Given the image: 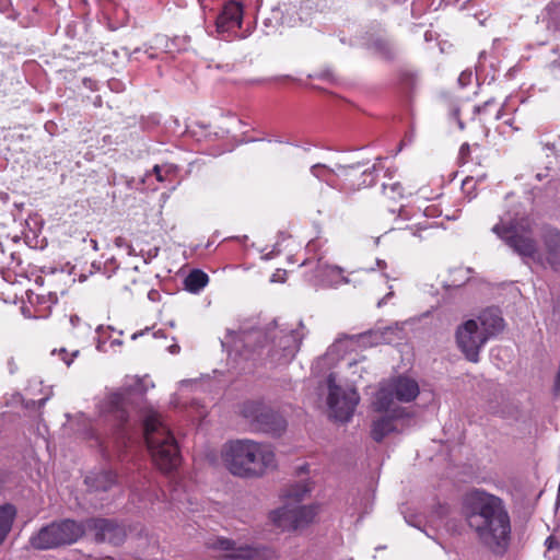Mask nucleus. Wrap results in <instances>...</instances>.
<instances>
[{
  "instance_id": "nucleus-4",
  "label": "nucleus",
  "mask_w": 560,
  "mask_h": 560,
  "mask_svg": "<svg viewBox=\"0 0 560 560\" xmlns=\"http://www.w3.org/2000/svg\"><path fill=\"white\" fill-rule=\"evenodd\" d=\"M462 509L466 516H479L485 525H511L505 502L500 497L483 489L474 488L462 499Z\"/></svg>"
},
{
  "instance_id": "nucleus-37",
  "label": "nucleus",
  "mask_w": 560,
  "mask_h": 560,
  "mask_svg": "<svg viewBox=\"0 0 560 560\" xmlns=\"http://www.w3.org/2000/svg\"><path fill=\"white\" fill-rule=\"evenodd\" d=\"M469 151V145L467 143H464L460 147V154L467 153Z\"/></svg>"
},
{
  "instance_id": "nucleus-17",
  "label": "nucleus",
  "mask_w": 560,
  "mask_h": 560,
  "mask_svg": "<svg viewBox=\"0 0 560 560\" xmlns=\"http://www.w3.org/2000/svg\"><path fill=\"white\" fill-rule=\"evenodd\" d=\"M117 476L110 470H100L90 472L84 482L88 487V495L108 491L116 485Z\"/></svg>"
},
{
  "instance_id": "nucleus-26",
  "label": "nucleus",
  "mask_w": 560,
  "mask_h": 560,
  "mask_svg": "<svg viewBox=\"0 0 560 560\" xmlns=\"http://www.w3.org/2000/svg\"><path fill=\"white\" fill-rule=\"evenodd\" d=\"M384 192L387 194V190L389 189L392 194H396L398 196L402 195V187L399 183H394L390 185L383 184Z\"/></svg>"
},
{
  "instance_id": "nucleus-19",
  "label": "nucleus",
  "mask_w": 560,
  "mask_h": 560,
  "mask_svg": "<svg viewBox=\"0 0 560 560\" xmlns=\"http://www.w3.org/2000/svg\"><path fill=\"white\" fill-rule=\"evenodd\" d=\"M478 320L480 330L487 334V339L498 335L504 328V319L498 308H487L479 315Z\"/></svg>"
},
{
  "instance_id": "nucleus-43",
  "label": "nucleus",
  "mask_w": 560,
  "mask_h": 560,
  "mask_svg": "<svg viewBox=\"0 0 560 560\" xmlns=\"http://www.w3.org/2000/svg\"><path fill=\"white\" fill-rule=\"evenodd\" d=\"M500 117H501V109H500V110H499V113L497 114V117H495V118H497V119H500Z\"/></svg>"
},
{
  "instance_id": "nucleus-27",
  "label": "nucleus",
  "mask_w": 560,
  "mask_h": 560,
  "mask_svg": "<svg viewBox=\"0 0 560 560\" xmlns=\"http://www.w3.org/2000/svg\"><path fill=\"white\" fill-rule=\"evenodd\" d=\"M547 549L551 550L553 548H558L560 546V542L558 539H556L553 536H549L545 541Z\"/></svg>"
},
{
  "instance_id": "nucleus-32",
  "label": "nucleus",
  "mask_w": 560,
  "mask_h": 560,
  "mask_svg": "<svg viewBox=\"0 0 560 560\" xmlns=\"http://www.w3.org/2000/svg\"><path fill=\"white\" fill-rule=\"evenodd\" d=\"M153 172L155 173V175H156V179H158L159 182H163V180H164V178H163V176H162V174H161V167H160L159 165H155V166H154Z\"/></svg>"
},
{
  "instance_id": "nucleus-1",
  "label": "nucleus",
  "mask_w": 560,
  "mask_h": 560,
  "mask_svg": "<svg viewBox=\"0 0 560 560\" xmlns=\"http://www.w3.org/2000/svg\"><path fill=\"white\" fill-rule=\"evenodd\" d=\"M222 459L228 470L237 477H260L276 467V456L269 445L250 440H237L224 445Z\"/></svg>"
},
{
  "instance_id": "nucleus-23",
  "label": "nucleus",
  "mask_w": 560,
  "mask_h": 560,
  "mask_svg": "<svg viewBox=\"0 0 560 560\" xmlns=\"http://www.w3.org/2000/svg\"><path fill=\"white\" fill-rule=\"evenodd\" d=\"M311 173L319 180H323L327 183L329 186L335 187L334 176L336 175V173L334 170L323 164H315L311 167Z\"/></svg>"
},
{
  "instance_id": "nucleus-9",
  "label": "nucleus",
  "mask_w": 560,
  "mask_h": 560,
  "mask_svg": "<svg viewBox=\"0 0 560 560\" xmlns=\"http://www.w3.org/2000/svg\"><path fill=\"white\" fill-rule=\"evenodd\" d=\"M326 382L328 387L327 404L331 416L341 422L349 421L360 400L358 392L353 388L342 389L338 386L334 373L328 375Z\"/></svg>"
},
{
  "instance_id": "nucleus-24",
  "label": "nucleus",
  "mask_w": 560,
  "mask_h": 560,
  "mask_svg": "<svg viewBox=\"0 0 560 560\" xmlns=\"http://www.w3.org/2000/svg\"><path fill=\"white\" fill-rule=\"evenodd\" d=\"M373 47L384 57L385 59H394L396 50L393 44L384 38H377L373 42Z\"/></svg>"
},
{
  "instance_id": "nucleus-14",
  "label": "nucleus",
  "mask_w": 560,
  "mask_h": 560,
  "mask_svg": "<svg viewBox=\"0 0 560 560\" xmlns=\"http://www.w3.org/2000/svg\"><path fill=\"white\" fill-rule=\"evenodd\" d=\"M214 548L228 551V558L243 559V560H270L276 553L273 550L261 547H235L234 542L230 539L218 538L213 545Z\"/></svg>"
},
{
  "instance_id": "nucleus-25",
  "label": "nucleus",
  "mask_w": 560,
  "mask_h": 560,
  "mask_svg": "<svg viewBox=\"0 0 560 560\" xmlns=\"http://www.w3.org/2000/svg\"><path fill=\"white\" fill-rule=\"evenodd\" d=\"M16 515V509L13 504L7 503L0 505V525H12Z\"/></svg>"
},
{
  "instance_id": "nucleus-30",
  "label": "nucleus",
  "mask_w": 560,
  "mask_h": 560,
  "mask_svg": "<svg viewBox=\"0 0 560 560\" xmlns=\"http://www.w3.org/2000/svg\"><path fill=\"white\" fill-rule=\"evenodd\" d=\"M492 103H493V100H489V101L485 102L482 105L477 106V107L475 108V112H476V113H479V114L485 113V112H486V109H487V107H488L489 105H491Z\"/></svg>"
},
{
  "instance_id": "nucleus-36",
  "label": "nucleus",
  "mask_w": 560,
  "mask_h": 560,
  "mask_svg": "<svg viewBox=\"0 0 560 560\" xmlns=\"http://www.w3.org/2000/svg\"><path fill=\"white\" fill-rule=\"evenodd\" d=\"M308 471V465H302L298 468V474L301 475V474H305Z\"/></svg>"
},
{
  "instance_id": "nucleus-7",
  "label": "nucleus",
  "mask_w": 560,
  "mask_h": 560,
  "mask_svg": "<svg viewBox=\"0 0 560 560\" xmlns=\"http://www.w3.org/2000/svg\"><path fill=\"white\" fill-rule=\"evenodd\" d=\"M419 393L420 388L416 380L399 375L380 387L372 406L375 411H387L390 407H395V400L410 402L418 397Z\"/></svg>"
},
{
  "instance_id": "nucleus-38",
  "label": "nucleus",
  "mask_w": 560,
  "mask_h": 560,
  "mask_svg": "<svg viewBox=\"0 0 560 560\" xmlns=\"http://www.w3.org/2000/svg\"><path fill=\"white\" fill-rule=\"evenodd\" d=\"M551 11L555 15H559L560 14V3L555 5L553 9H551Z\"/></svg>"
},
{
  "instance_id": "nucleus-15",
  "label": "nucleus",
  "mask_w": 560,
  "mask_h": 560,
  "mask_svg": "<svg viewBox=\"0 0 560 560\" xmlns=\"http://www.w3.org/2000/svg\"><path fill=\"white\" fill-rule=\"evenodd\" d=\"M482 544L495 553H502L509 542V527H476Z\"/></svg>"
},
{
  "instance_id": "nucleus-18",
  "label": "nucleus",
  "mask_w": 560,
  "mask_h": 560,
  "mask_svg": "<svg viewBox=\"0 0 560 560\" xmlns=\"http://www.w3.org/2000/svg\"><path fill=\"white\" fill-rule=\"evenodd\" d=\"M546 262L556 272L560 271V231L548 230L542 237Z\"/></svg>"
},
{
  "instance_id": "nucleus-42",
  "label": "nucleus",
  "mask_w": 560,
  "mask_h": 560,
  "mask_svg": "<svg viewBox=\"0 0 560 560\" xmlns=\"http://www.w3.org/2000/svg\"><path fill=\"white\" fill-rule=\"evenodd\" d=\"M276 277H277V275L275 273V275L272 276V278H271V281H273V282H275V281H278Z\"/></svg>"
},
{
  "instance_id": "nucleus-2",
  "label": "nucleus",
  "mask_w": 560,
  "mask_h": 560,
  "mask_svg": "<svg viewBox=\"0 0 560 560\" xmlns=\"http://www.w3.org/2000/svg\"><path fill=\"white\" fill-rule=\"evenodd\" d=\"M144 438L153 463L168 472L177 468L180 455L177 442L161 413L150 410L143 420Z\"/></svg>"
},
{
  "instance_id": "nucleus-40",
  "label": "nucleus",
  "mask_w": 560,
  "mask_h": 560,
  "mask_svg": "<svg viewBox=\"0 0 560 560\" xmlns=\"http://www.w3.org/2000/svg\"><path fill=\"white\" fill-rule=\"evenodd\" d=\"M61 525L67 526V525H77V524H75V522H74V521L66 520V521H63V522H62V524H61Z\"/></svg>"
},
{
  "instance_id": "nucleus-41",
  "label": "nucleus",
  "mask_w": 560,
  "mask_h": 560,
  "mask_svg": "<svg viewBox=\"0 0 560 560\" xmlns=\"http://www.w3.org/2000/svg\"><path fill=\"white\" fill-rule=\"evenodd\" d=\"M139 335H143V331L139 332V334H133L132 335V339H136Z\"/></svg>"
},
{
  "instance_id": "nucleus-5",
  "label": "nucleus",
  "mask_w": 560,
  "mask_h": 560,
  "mask_svg": "<svg viewBox=\"0 0 560 560\" xmlns=\"http://www.w3.org/2000/svg\"><path fill=\"white\" fill-rule=\"evenodd\" d=\"M492 232L514 253L521 256L524 261L541 262L542 257L539 252L538 242L533 236L528 221L521 220L509 223L501 221L492 228Z\"/></svg>"
},
{
  "instance_id": "nucleus-8",
  "label": "nucleus",
  "mask_w": 560,
  "mask_h": 560,
  "mask_svg": "<svg viewBox=\"0 0 560 560\" xmlns=\"http://www.w3.org/2000/svg\"><path fill=\"white\" fill-rule=\"evenodd\" d=\"M240 413L254 431L280 435L287 428L284 418L261 401H245L241 406Z\"/></svg>"
},
{
  "instance_id": "nucleus-3",
  "label": "nucleus",
  "mask_w": 560,
  "mask_h": 560,
  "mask_svg": "<svg viewBox=\"0 0 560 560\" xmlns=\"http://www.w3.org/2000/svg\"><path fill=\"white\" fill-rule=\"evenodd\" d=\"M312 491V483L302 480L287 486L282 490V498L292 501L270 512V520L276 525H307L315 522L318 505H298Z\"/></svg>"
},
{
  "instance_id": "nucleus-13",
  "label": "nucleus",
  "mask_w": 560,
  "mask_h": 560,
  "mask_svg": "<svg viewBox=\"0 0 560 560\" xmlns=\"http://www.w3.org/2000/svg\"><path fill=\"white\" fill-rule=\"evenodd\" d=\"M144 392L141 380L135 378L132 384L108 395L106 400L107 410L116 413L120 420L126 421L128 419V405L132 401L133 397L143 396Z\"/></svg>"
},
{
  "instance_id": "nucleus-34",
  "label": "nucleus",
  "mask_w": 560,
  "mask_h": 560,
  "mask_svg": "<svg viewBox=\"0 0 560 560\" xmlns=\"http://www.w3.org/2000/svg\"><path fill=\"white\" fill-rule=\"evenodd\" d=\"M78 353H79V351H78V350H75V351H73V352H72V354H71V358H70V359H67L66 357H63V358H62V360L67 363V365H70V364H71V362H72V360H73V358H74V357H77V355H78Z\"/></svg>"
},
{
  "instance_id": "nucleus-16",
  "label": "nucleus",
  "mask_w": 560,
  "mask_h": 560,
  "mask_svg": "<svg viewBox=\"0 0 560 560\" xmlns=\"http://www.w3.org/2000/svg\"><path fill=\"white\" fill-rule=\"evenodd\" d=\"M243 19L242 5L237 2H228L222 12L218 15L215 25L219 33H226L232 31L234 27H241Z\"/></svg>"
},
{
  "instance_id": "nucleus-22",
  "label": "nucleus",
  "mask_w": 560,
  "mask_h": 560,
  "mask_svg": "<svg viewBox=\"0 0 560 560\" xmlns=\"http://www.w3.org/2000/svg\"><path fill=\"white\" fill-rule=\"evenodd\" d=\"M422 229L418 226H407L402 230L392 231L394 237L400 241L406 242L409 245H413L417 240H421Z\"/></svg>"
},
{
  "instance_id": "nucleus-21",
  "label": "nucleus",
  "mask_w": 560,
  "mask_h": 560,
  "mask_svg": "<svg viewBox=\"0 0 560 560\" xmlns=\"http://www.w3.org/2000/svg\"><path fill=\"white\" fill-rule=\"evenodd\" d=\"M208 282V275L200 269L191 270L184 280L185 289L191 293H198Z\"/></svg>"
},
{
  "instance_id": "nucleus-28",
  "label": "nucleus",
  "mask_w": 560,
  "mask_h": 560,
  "mask_svg": "<svg viewBox=\"0 0 560 560\" xmlns=\"http://www.w3.org/2000/svg\"><path fill=\"white\" fill-rule=\"evenodd\" d=\"M553 394L556 396H560V365H559L558 372L555 377Z\"/></svg>"
},
{
  "instance_id": "nucleus-12",
  "label": "nucleus",
  "mask_w": 560,
  "mask_h": 560,
  "mask_svg": "<svg viewBox=\"0 0 560 560\" xmlns=\"http://www.w3.org/2000/svg\"><path fill=\"white\" fill-rule=\"evenodd\" d=\"M82 535L83 527H40L30 542L36 549H49L75 542Z\"/></svg>"
},
{
  "instance_id": "nucleus-33",
  "label": "nucleus",
  "mask_w": 560,
  "mask_h": 560,
  "mask_svg": "<svg viewBox=\"0 0 560 560\" xmlns=\"http://www.w3.org/2000/svg\"><path fill=\"white\" fill-rule=\"evenodd\" d=\"M8 535V527H0V544L4 540Z\"/></svg>"
},
{
  "instance_id": "nucleus-31",
  "label": "nucleus",
  "mask_w": 560,
  "mask_h": 560,
  "mask_svg": "<svg viewBox=\"0 0 560 560\" xmlns=\"http://www.w3.org/2000/svg\"><path fill=\"white\" fill-rule=\"evenodd\" d=\"M8 368L10 373H14L18 370L16 363L13 358L8 360Z\"/></svg>"
},
{
  "instance_id": "nucleus-44",
  "label": "nucleus",
  "mask_w": 560,
  "mask_h": 560,
  "mask_svg": "<svg viewBox=\"0 0 560 560\" xmlns=\"http://www.w3.org/2000/svg\"><path fill=\"white\" fill-rule=\"evenodd\" d=\"M102 528L109 530V529H113L114 527L107 526V527H102Z\"/></svg>"
},
{
  "instance_id": "nucleus-10",
  "label": "nucleus",
  "mask_w": 560,
  "mask_h": 560,
  "mask_svg": "<svg viewBox=\"0 0 560 560\" xmlns=\"http://www.w3.org/2000/svg\"><path fill=\"white\" fill-rule=\"evenodd\" d=\"M383 415L373 418L371 422V438L381 443L390 433H399L409 425L410 419L415 413L408 408L395 406Z\"/></svg>"
},
{
  "instance_id": "nucleus-35",
  "label": "nucleus",
  "mask_w": 560,
  "mask_h": 560,
  "mask_svg": "<svg viewBox=\"0 0 560 560\" xmlns=\"http://www.w3.org/2000/svg\"><path fill=\"white\" fill-rule=\"evenodd\" d=\"M94 525H104V526H107V525H114L110 521L108 520H98L97 522H95Z\"/></svg>"
},
{
  "instance_id": "nucleus-29",
  "label": "nucleus",
  "mask_w": 560,
  "mask_h": 560,
  "mask_svg": "<svg viewBox=\"0 0 560 560\" xmlns=\"http://www.w3.org/2000/svg\"><path fill=\"white\" fill-rule=\"evenodd\" d=\"M115 245L117 247H122V246H127L129 248V253L131 252L132 247L131 245L127 244V241L125 237L122 236H117L114 241Z\"/></svg>"
},
{
  "instance_id": "nucleus-39",
  "label": "nucleus",
  "mask_w": 560,
  "mask_h": 560,
  "mask_svg": "<svg viewBox=\"0 0 560 560\" xmlns=\"http://www.w3.org/2000/svg\"><path fill=\"white\" fill-rule=\"evenodd\" d=\"M90 242H91L92 248H93L94 250H98L97 241H96V240H91Z\"/></svg>"
},
{
  "instance_id": "nucleus-11",
  "label": "nucleus",
  "mask_w": 560,
  "mask_h": 560,
  "mask_svg": "<svg viewBox=\"0 0 560 560\" xmlns=\"http://www.w3.org/2000/svg\"><path fill=\"white\" fill-rule=\"evenodd\" d=\"M487 341V334L480 330L475 319L466 320L456 329L457 346L471 362L479 360V352Z\"/></svg>"
},
{
  "instance_id": "nucleus-20",
  "label": "nucleus",
  "mask_w": 560,
  "mask_h": 560,
  "mask_svg": "<svg viewBox=\"0 0 560 560\" xmlns=\"http://www.w3.org/2000/svg\"><path fill=\"white\" fill-rule=\"evenodd\" d=\"M338 170L341 172L345 179L349 182L348 188L350 190L354 191L361 187H368L373 184V178L368 180V177L372 176V171L366 170L360 174H357L354 167L352 166H339Z\"/></svg>"
},
{
  "instance_id": "nucleus-6",
  "label": "nucleus",
  "mask_w": 560,
  "mask_h": 560,
  "mask_svg": "<svg viewBox=\"0 0 560 560\" xmlns=\"http://www.w3.org/2000/svg\"><path fill=\"white\" fill-rule=\"evenodd\" d=\"M303 335L298 330L268 329L266 342L259 347L258 354L271 365L287 364L296 354Z\"/></svg>"
}]
</instances>
